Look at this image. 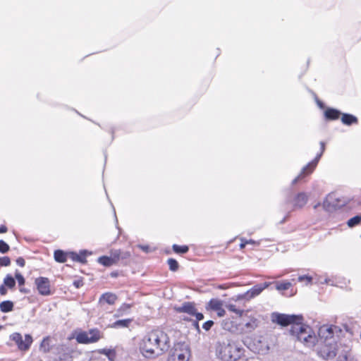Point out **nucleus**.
<instances>
[{"label":"nucleus","mask_w":361,"mask_h":361,"mask_svg":"<svg viewBox=\"0 0 361 361\" xmlns=\"http://www.w3.org/2000/svg\"><path fill=\"white\" fill-rule=\"evenodd\" d=\"M170 348V338L168 334L161 329H154L148 332L142 339L140 350L148 359H154L163 355Z\"/></svg>","instance_id":"obj_2"},{"label":"nucleus","mask_w":361,"mask_h":361,"mask_svg":"<svg viewBox=\"0 0 361 361\" xmlns=\"http://www.w3.org/2000/svg\"><path fill=\"white\" fill-rule=\"evenodd\" d=\"M290 332L295 336L298 341L305 343L307 346L311 347L315 345L316 336L312 328L302 322L291 326Z\"/></svg>","instance_id":"obj_4"},{"label":"nucleus","mask_w":361,"mask_h":361,"mask_svg":"<svg viewBox=\"0 0 361 361\" xmlns=\"http://www.w3.org/2000/svg\"><path fill=\"white\" fill-rule=\"evenodd\" d=\"M172 249L177 254H185L189 250L188 245H178L176 244L173 245Z\"/></svg>","instance_id":"obj_28"},{"label":"nucleus","mask_w":361,"mask_h":361,"mask_svg":"<svg viewBox=\"0 0 361 361\" xmlns=\"http://www.w3.org/2000/svg\"><path fill=\"white\" fill-rule=\"evenodd\" d=\"M348 355L346 352L341 353L337 358V361H348Z\"/></svg>","instance_id":"obj_41"},{"label":"nucleus","mask_w":361,"mask_h":361,"mask_svg":"<svg viewBox=\"0 0 361 361\" xmlns=\"http://www.w3.org/2000/svg\"><path fill=\"white\" fill-rule=\"evenodd\" d=\"M193 316H195L196 317L195 321H197V322L202 320L204 319L203 314L201 312H198L197 310L195 312V314H194Z\"/></svg>","instance_id":"obj_44"},{"label":"nucleus","mask_w":361,"mask_h":361,"mask_svg":"<svg viewBox=\"0 0 361 361\" xmlns=\"http://www.w3.org/2000/svg\"><path fill=\"white\" fill-rule=\"evenodd\" d=\"M329 281L327 279H325V283H328Z\"/></svg>","instance_id":"obj_56"},{"label":"nucleus","mask_w":361,"mask_h":361,"mask_svg":"<svg viewBox=\"0 0 361 361\" xmlns=\"http://www.w3.org/2000/svg\"><path fill=\"white\" fill-rule=\"evenodd\" d=\"M341 329L333 324H324L319 328L317 355L326 361H332L337 355L338 342Z\"/></svg>","instance_id":"obj_1"},{"label":"nucleus","mask_w":361,"mask_h":361,"mask_svg":"<svg viewBox=\"0 0 361 361\" xmlns=\"http://www.w3.org/2000/svg\"><path fill=\"white\" fill-rule=\"evenodd\" d=\"M11 264V259L8 257L4 256L0 257V266L8 267Z\"/></svg>","instance_id":"obj_36"},{"label":"nucleus","mask_w":361,"mask_h":361,"mask_svg":"<svg viewBox=\"0 0 361 361\" xmlns=\"http://www.w3.org/2000/svg\"><path fill=\"white\" fill-rule=\"evenodd\" d=\"M240 249H243L245 247V246L247 245V240L245 239V238H241L240 239Z\"/></svg>","instance_id":"obj_46"},{"label":"nucleus","mask_w":361,"mask_h":361,"mask_svg":"<svg viewBox=\"0 0 361 361\" xmlns=\"http://www.w3.org/2000/svg\"><path fill=\"white\" fill-rule=\"evenodd\" d=\"M10 339L15 342L18 349L21 351H26L30 348L33 339L31 335L25 334V338H23L22 335L20 333H13L10 336Z\"/></svg>","instance_id":"obj_8"},{"label":"nucleus","mask_w":361,"mask_h":361,"mask_svg":"<svg viewBox=\"0 0 361 361\" xmlns=\"http://www.w3.org/2000/svg\"><path fill=\"white\" fill-rule=\"evenodd\" d=\"M361 221V216L357 215L352 218H350L347 224L349 227H354L357 225H358Z\"/></svg>","instance_id":"obj_32"},{"label":"nucleus","mask_w":361,"mask_h":361,"mask_svg":"<svg viewBox=\"0 0 361 361\" xmlns=\"http://www.w3.org/2000/svg\"><path fill=\"white\" fill-rule=\"evenodd\" d=\"M61 350L63 353L59 356L60 360H67L71 358L70 350L68 348L62 346Z\"/></svg>","instance_id":"obj_33"},{"label":"nucleus","mask_w":361,"mask_h":361,"mask_svg":"<svg viewBox=\"0 0 361 361\" xmlns=\"http://www.w3.org/2000/svg\"><path fill=\"white\" fill-rule=\"evenodd\" d=\"M73 285L76 288H79L84 285L83 281L82 279H76L73 282Z\"/></svg>","instance_id":"obj_40"},{"label":"nucleus","mask_w":361,"mask_h":361,"mask_svg":"<svg viewBox=\"0 0 361 361\" xmlns=\"http://www.w3.org/2000/svg\"><path fill=\"white\" fill-rule=\"evenodd\" d=\"M2 329V326L0 325V329Z\"/></svg>","instance_id":"obj_57"},{"label":"nucleus","mask_w":361,"mask_h":361,"mask_svg":"<svg viewBox=\"0 0 361 361\" xmlns=\"http://www.w3.org/2000/svg\"><path fill=\"white\" fill-rule=\"evenodd\" d=\"M14 279H16L17 280L18 283L20 286H23L25 284V278L18 270H16V271L15 273Z\"/></svg>","instance_id":"obj_34"},{"label":"nucleus","mask_w":361,"mask_h":361,"mask_svg":"<svg viewBox=\"0 0 361 361\" xmlns=\"http://www.w3.org/2000/svg\"><path fill=\"white\" fill-rule=\"evenodd\" d=\"M257 327V323L256 319H251L250 322L245 324L244 326L242 327V330L245 333H250Z\"/></svg>","instance_id":"obj_22"},{"label":"nucleus","mask_w":361,"mask_h":361,"mask_svg":"<svg viewBox=\"0 0 361 361\" xmlns=\"http://www.w3.org/2000/svg\"><path fill=\"white\" fill-rule=\"evenodd\" d=\"M343 204V203L340 204L338 202V199L336 197L335 194L328 195L322 203L324 209L328 212H331Z\"/></svg>","instance_id":"obj_13"},{"label":"nucleus","mask_w":361,"mask_h":361,"mask_svg":"<svg viewBox=\"0 0 361 361\" xmlns=\"http://www.w3.org/2000/svg\"><path fill=\"white\" fill-rule=\"evenodd\" d=\"M226 308L228 309V310L235 313L239 317H241L244 312L243 310L238 308L236 305L233 304H228V305H226Z\"/></svg>","instance_id":"obj_31"},{"label":"nucleus","mask_w":361,"mask_h":361,"mask_svg":"<svg viewBox=\"0 0 361 361\" xmlns=\"http://www.w3.org/2000/svg\"><path fill=\"white\" fill-rule=\"evenodd\" d=\"M35 283L39 293L42 295H51L50 290V281L48 278L46 277H38L35 279Z\"/></svg>","instance_id":"obj_12"},{"label":"nucleus","mask_w":361,"mask_h":361,"mask_svg":"<svg viewBox=\"0 0 361 361\" xmlns=\"http://www.w3.org/2000/svg\"><path fill=\"white\" fill-rule=\"evenodd\" d=\"M68 253L65 252L61 250H56L54 251V259L59 263H64L67 260V255Z\"/></svg>","instance_id":"obj_21"},{"label":"nucleus","mask_w":361,"mask_h":361,"mask_svg":"<svg viewBox=\"0 0 361 361\" xmlns=\"http://www.w3.org/2000/svg\"><path fill=\"white\" fill-rule=\"evenodd\" d=\"M97 262L104 267H111L116 264L114 262V259H113L111 257L108 256L99 257L97 259Z\"/></svg>","instance_id":"obj_23"},{"label":"nucleus","mask_w":361,"mask_h":361,"mask_svg":"<svg viewBox=\"0 0 361 361\" xmlns=\"http://www.w3.org/2000/svg\"><path fill=\"white\" fill-rule=\"evenodd\" d=\"M16 264L18 266H20L21 267H23L25 266V259L23 257H20L17 258Z\"/></svg>","instance_id":"obj_43"},{"label":"nucleus","mask_w":361,"mask_h":361,"mask_svg":"<svg viewBox=\"0 0 361 361\" xmlns=\"http://www.w3.org/2000/svg\"><path fill=\"white\" fill-rule=\"evenodd\" d=\"M68 254L73 261L85 264L87 262V257L92 255V252H89L87 250H82L79 253L71 252Z\"/></svg>","instance_id":"obj_15"},{"label":"nucleus","mask_w":361,"mask_h":361,"mask_svg":"<svg viewBox=\"0 0 361 361\" xmlns=\"http://www.w3.org/2000/svg\"><path fill=\"white\" fill-rule=\"evenodd\" d=\"M348 361H356V360L353 357H349Z\"/></svg>","instance_id":"obj_54"},{"label":"nucleus","mask_w":361,"mask_h":361,"mask_svg":"<svg viewBox=\"0 0 361 361\" xmlns=\"http://www.w3.org/2000/svg\"><path fill=\"white\" fill-rule=\"evenodd\" d=\"M50 338L49 336L44 337L40 344V350L42 351L44 353H47L50 351L51 347H50Z\"/></svg>","instance_id":"obj_25"},{"label":"nucleus","mask_w":361,"mask_h":361,"mask_svg":"<svg viewBox=\"0 0 361 361\" xmlns=\"http://www.w3.org/2000/svg\"><path fill=\"white\" fill-rule=\"evenodd\" d=\"M131 307V305L123 303L116 311L115 314V317H121L124 315L125 314L128 313Z\"/></svg>","instance_id":"obj_27"},{"label":"nucleus","mask_w":361,"mask_h":361,"mask_svg":"<svg viewBox=\"0 0 361 361\" xmlns=\"http://www.w3.org/2000/svg\"><path fill=\"white\" fill-rule=\"evenodd\" d=\"M316 102L320 109L324 108V104L317 97H316Z\"/></svg>","instance_id":"obj_48"},{"label":"nucleus","mask_w":361,"mask_h":361,"mask_svg":"<svg viewBox=\"0 0 361 361\" xmlns=\"http://www.w3.org/2000/svg\"><path fill=\"white\" fill-rule=\"evenodd\" d=\"M117 300L116 294L110 292L103 293L99 298V302H104L109 305H114Z\"/></svg>","instance_id":"obj_18"},{"label":"nucleus","mask_w":361,"mask_h":361,"mask_svg":"<svg viewBox=\"0 0 361 361\" xmlns=\"http://www.w3.org/2000/svg\"><path fill=\"white\" fill-rule=\"evenodd\" d=\"M325 150V143L322 141L320 142V152L324 153Z\"/></svg>","instance_id":"obj_51"},{"label":"nucleus","mask_w":361,"mask_h":361,"mask_svg":"<svg viewBox=\"0 0 361 361\" xmlns=\"http://www.w3.org/2000/svg\"><path fill=\"white\" fill-rule=\"evenodd\" d=\"M7 293V289L6 286L2 284L0 286V295H5Z\"/></svg>","instance_id":"obj_45"},{"label":"nucleus","mask_w":361,"mask_h":361,"mask_svg":"<svg viewBox=\"0 0 361 361\" xmlns=\"http://www.w3.org/2000/svg\"><path fill=\"white\" fill-rule=\"evenodd\" d=\"M341 115V112L338 111V109H333V108H328L324 111V116L326 120L329 121H334L339 118V116Z\"/></svg>","instance_id":"obj_19"},{"label":"nucleus","mask_w":361,"mask_h":361,"mask_svg":"<svg viewBox=\"0 0 361 361\" xmlns=\"http://www.w3.org/2000/svg\"><path fill=\"white\" fill-rule=\"evenodd\" d=\"M132 321V319H119L112 323L109 326L114 329L127 328Z\"/></svg>","instance_id":"obj_20"},{"label":"nucleus","mask_w":361,"mask_h":361,"mask_svg":"<svg viewBox=\"0 0 361 361\" xmlns=\"http://www.w3.org/2000/svg\"><path fill=\"white\" fill-rule=\"evenodd\" d=\"M16 283L14 277H13L11 274H7L4 279L3 284L10 289L13 288L16 286Z\"/></svg>","instance_id":"obj_26"},{"label":"nucleus","mask_w":361,"mask_h":361,"mask_svg":"<svg viewBox=\"0 0 361 361\" xmlns=\"http://www.w3.org/2000/svg\"><path fill=\"white\" fill-rule=\"evenodd\" d=\"M271 283L264 282L258 283L252 287L250 290L242 295H239L238 298L239 299L250 300L257 295H259L265 288H267Z\"/></svg>","instance_id":"obj_10"},{"label":"nucleus","mask_w":361,"mask_h":361,"mask_svg":"<svg viewBox=\"0 0 361 361\" xmlns=\"http://www.w3.org/2000/svg\"><path fill=\"white\" fill-rule=\"evenodd\" d=\"M309 200V195L305 192H299L292 197H288L286 200V204H290L292 210L302 209Z\"/></svg>","instance_id":"obj_7"},{"label":"nucleus","mask_w":361,"mask_h":361,"mask_svg":"<svg viewBox=\"0 0 361 361\" xmlns=\"http://www.w3.org/2000/svg\"><path fill=\"white\" fill-rule=\"evenodd\" d=\"M289 217V212L283 217V219L280 221V224H284L286 219Z\"/></svg>","instance_id":"obj_52"},{"label":"nucleus","mask_w":361,"mask_h":361,"mask_svg":"<svg viewBox=\"0 0 361 361\" xmlns=\"http://www.w3.org/2000/svg\"><path fill=\"white\" fill-rule=\"evenodd\" d=\"M179 344L176 345L173 352L169 356V361H188L190 355V350L188 348L184 349L178 348Z\"/></svg>","instance_id":"obj_11"},{"label":"nucleus","mask_w":361,"mask_h":361,"mask_svg":"<svg viewBox=\"0 0 361 361\" xmlns=\"http://www.w3.org/2000/svg\"><path fill=\"white\" fill-rule=\"evenodd\" d=\"M174 310L178 313H187L190 316H193L195 314L197 308L194 302H185L180 306L175 307Z\"/></svg>","instance_id":"obj_14"},{"label":"nucleus","mask_w":361,"mask_h":361,"mask_svg":"<svg viewBox=\"0 0 361 361\" xmlns=\"http://www.w3.org/2000/svg\"><path fill=\"white\" fill-rule=\"evenodd\" d=\"M276 290L281 291V290H286L289 289L292 283L290 281H282V282H276Z\"/></svg>","instance_id":"obj_29"},{"label":"nucleus","mask_w":361,"mask_h":361,"mask_svg":"<svg viewBox=\"0 0 361 361\" xmlns=\"http://www.w3.org/2000/svg\"><path fill=\"white\" fill-rule=\"evenodd\" d=\"M167 264L169 267V269L172 271H176L178 269L179 264L176 259L173 258H169L167 260Z\"/></svg>","instance_id":"obj_30"},{"label":"nucleus","mask_w":361,"mask_h":361,"mask_svg":"<svg viewBox=\"0 0 361 361\" xmlns=\"http://www.w3.org/2000/svg\"><path fill=\"white\" fill-rule=\"evenodd\" d=\"M13 309V302L10 300H5L0 303V310L2 312H9Z\"/></svg>","instance_id":"obj_24"},{"label":"nucleus","mask_w":361,"mask_h":361,"mask_svg":"<svg viewBox=\"0 0 361 361\" xmlns=\"http://www.w3.org/2000/svg\"><path fill=\"white\" fill-rule=\"evenodd\" d=\"M7 227L5 225H1L0 226V233H4L7 231Z\"/></svg>","instance_id":"obj_50"},{"label":"nucleus","mask_w":361,"mask_h":361,"mask_svg":"<svg viewBox=\"0 0 361 361\" xmlns=\"http://www.w3.org/2000/svg\"><path fill=\"white\" fill-rule=\"evenodd\" d=\"M341 122L345 126H352L358 123L357 118L350 114L343 113L341 114Z\"/></svg>","instance_id":"obj_17"},{"label":"nucleus","mask_w":361,"mask_h":361,"mask_svg":"<svg viewBox=\"0 0 361 361\" xmlns=\"http://www.w3.org/2000/svg\"><path fill=\"white\" fill-rule=\"evenodd\" d=\"M138 247L141 249L143 252L148 253L152 251L151 248L149 245H139Z\"/></svg>","instance_id":"obj_42"},{"label":"nucleus","mask_w":361,"mask_h":361,"mask_svg":"<svg viewBox=\"0 0 361 361\" xmlns=\"http://www.w3.org/2000/svg\"><path fill=\"white\" fill-rule=\"evenodd\" d=\"M100 331L97 329H90L89 331H81L78 333L75 339L78 343L88 344L98 341L101 337Z\"/></svg>","instance_id":"obj_6"},{"label":"nucleus","mask_w":361,"mask_h":361,"mask_svg":"<svg viewBox=\"0 0 361 361\" xmlns=\"http://www.w3.org/2000/svg\"><path fill=\"white\" fill-rule=\"evenodd\" d=\"M111 277H117L118 276V273L117 272H111Z\"/></svg>","instance_id":"obj_53"},{"label":"nucleus","mask_w":361,"mask_h":361,"mask_svg":"<svg viewBox=\"0 0 361 361\" xmlns=\"http://www.w3.org/2000/svg\"><path fill=\"white\" fill-rule=\"evenodd\" d=\"M213 325L214 322L212 320H208L203 324L202 328L207 331L211 329Z\"/></svg>","instance_id":"obj_38"},{"label":"nucleus","mask_w":361,"mask_h":361,"mask_svg":"<svg viewBox=\"0 0 361 361\" xmlns=\"http://www.w3.org/2000/svg\"><path fill=\"white\" fill-rule=\"evenodd\" d=\"M320 204H320L319 202H318L317 204H316L314 206V209H317L320 206Z\"/></svg>","instance_id":"obj_55"},{"label":"nucleus","mask_w":361,"mask_h":361,"mask_svg":"<svg viewBox=\"0 0 361 361\" xmlns=\"http://www.w3.org/2000/svg\"><path fill=\"white\" fill-rule=\"evenodd\" d=\"M322 154L323 153L322 152L318 153L312 161H311L306 166H305L302 169L300 174L292 180V185L296 184L299 180L303 179L306 176L312 173L314 169L316 168Z\"/></svg>","instance_id":"obj_9"},{"label":"nucleus","mask_w":361,"mask_h":361,"mask_svg":"<svg viewBox=\"0 0 361 361\" xmlns=\"http://www.w3.org/2000/svg\"><path fill=\"white\" fill-rule=\"evenodd\" d=\"M121 255V251L120 250H115L111 253V255L110 257H112L113 259H114V262L116 264L117 262L119 260Z\"/></svg>","instance_id":"obj_39"},{"label":"nucleus","mask_w":361,"mask_h":361,"mask_svg":"<svg viewBox=\"0 0 361 361\" xmlns=\"http://www.w3.org/2000/svg\"><path fill=\"white\" fill-rule=\"evenodd\" d=\"M10 250L9 245L3 240H0V252L6 253Z\"/></svg>","instance_id":"obj_35"},{"label":"nucleus","mask_w":361,"mask_h":361,"mask_svg":"<svg viewBox=\"0 0 361 361\" xmlns=\"http://www.w3.org/2000/svg\"><path fill=\"white\" fill-rule=\"evenodd\" d=\"M272 321L282 326L288 325L295 326L303 322V317L301 314H286L274 312L271 314Z\"/></svg>","instance_id":"obj_5"},{"label":"nucleus","mask_w":361,"mask_h":361,"mask_svg":"<svg viewBox=\"0 0 361 361\" xmlns=\"http://www.w3.org/2000/svg\"><path fill=\"white\" fill-rule=\"evenodd\" d=\"M298 281L302 282L303 281H306L307 283H310L312 282V277L309 275H302L298 276Z\"/></svg>","instance_id":"obj_37"},{"label":"nucleus","mask_w":361,"mask_h":361,"mask_svg":"<svg viewBox=\"0 0 361 361\" xmlns=\"http://www.w3.org/2000/svg\"><path fill=\"white\" fill-rule=\"evenodd\" d=\"M244 349L235 343H219L216 346V355L222 361H236L243 355Z\"/></svg>","instance_id":"obj_3"},{"label":"nucleus","mask_w":361,"mask_h":361,"mask_svg":"<svg viewBox=\"0 0 361 361\" xmlns=\"http://www.w3.org/2000/svg\"><path fill=\"white\" fill-rule=\"evenodd\" d=\"M208 305L210 309L216 312L219 317H224L225 315L226 311L222 307V303L221 301L216 299H212L209 302Z\"/></svg>","instance_id":"obj_16"},{"label":"nucleus","mask_w":361,"mask_h":361,"mask_svg":"<svg viewBox=\"0 0 361 361\" xmlns=\"http://www.w3.org/2000/svg\"><path fill=\"white\" fill-rule=\"evenodd\" d=\"M247 245L248 244H251V245H259V242H256L252 239L250 240H247Z\"/></svg>","instance_id":"obj_49"},{"label":"nucleus","mask_w":361,"mask_h":361,"mask_svg":"<svg viewBox=\"0 0 361 361\" xmlns=\"http://www.w3.org/2000/svg\"><path fill=\"white\" fill-rule=\"evenodd\" d=\"M192 326L195 328V329L197 331V332H200V325L197 321H193L192 322Z\"/></svg>","instance_id":"obj_47"}]
</instances>
